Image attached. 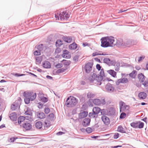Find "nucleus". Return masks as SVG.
I'll return each mask as SVG.
<instances>
[{
  "mask_svg": "<svg viewBox=\"0 0 148 148\" xmlns=\"http://www.w3.org/2000/svg\"><path fill=\"white\" fill-rule=\"evenodd\" d=\"M107 72L114 77H116V72L114 70L110 69L107 71Z\"/></svg>",
  "mask_w": 148,
  "mask_h": 148,
  "instance_id": "5701e85b",
  "label": "nucleus"
},
{
  "mask_svg": "<svg viewBox=\"0 0 148 148\" xmlns=\"http://www.w3.org/2000/svg\"><path fill=\"white\" fill-rule=\"evenodd\" d=\"M137 72L136 71L134 70L132 72L129 74V76L130 77L134 78V74Z\"/></svg>",
  "mask_w": 148,
  "mask_h": 148,
  "instance_id": "de8ad7c7",
  "label": "nucleus"
},
{
  "mask_svg": "<svg viewBox=\"0 0 148 148\" xmlns=\"http://www.w3.org/2000/svg\"><path fill=\"white\" fill-rule=\"evenodd\" d=\"M64 133H65L63 132L60 131L57 132L56 133V134L57 135H62V134H64Z\"/></svg>",
  "mask_w": 148,
  "mask_h": 148,
  "instance_id": "774afa93",
  "label": "nucleus"
},
{
  "mask_svg": "<svg viewBox=\"0 0 148 148\" xmlns=\"http://www.w3.org/2000/svg\"><path fill=\"white\" fill-rule=\"evenodd\" d=\"M61 51V49L59 48H57L55 50V53H60Z\"/></svg>",
  "mask_w": 148,
  "mask_h": 148,
  "instance_id": "052dcab7",
  "label": "nucleus"
},
{
  "mask_svg": "<svg viewBox=\"0 0 148 148\" xmlns=\"http://www.w3.org/2000/svg\"><path fill=\"white\" fill-rule=\"evenodd\" d=\"M100 70L101 71L99 73L100 75H99L103 77V76H104V73L103 71V69H102Z\"/></svg>",
  "mask_w": 148,
  "mask_h": 148,
  "instance_id": "6e6d98bb",
  "label": "nucleus"
},
{
  "mask_svg": "<svg viewBox=\"0 0 148 148\" xmlns=\"http://www.w3.org/2000/svg\"><path fill=\"white\" fill-rule=\"evenodd\" d=\"M17 138H18L16 137L11 138H10V140H11V142L13 143L14 142V141Z\"/></svg>",
  "mask_w": 148,
  "mask_h": 148,
  "instance_id": "bf43d9fd",
  "label": "nucleus"
},
{
  "mask_svg": "<svg viewBox=\"0 0 148 148\" xmlns=\"http://www.w3.org/2000/svg\"><path fill=\"white\" fill-rule=\"evenodd\" d=\"M117 62H116L115 60H111V62H110V66H115Z\"/></svg>",
  "mask_w": 148,
  "mask_h": 148,
  "instance_id": "603ef678",
  "label": "nucleus"
},
{
  "mask_svg": "<svg viewBox=\"0 0 148 148\" xmlns=\"http://www.w3.org/2000/svg\"><path fill=\"white\" fill-rule=\"evenodd\" d=\"M120 112L125 111L129 109V106L125 104L123 101H121L119 103Z\"/></svg>",
  "mask_w": 148,
  "mask_h": 148,
  "instance_id": "20e7f679",
  "label": "nucleus"
},
{
  "mask_svg": "<svg viewBox=\"0 0 148 148\" xmlns=\"http://www.w3.org/2000/svg\"><path fill=\"white\" fill-rule=\"evenodd\" d=\"M138 77L139 81H140V83H142L144 82L145 78L146 77L142 73L139 74L138 75Z\"/></svg>",
  "mask_w": 148,
  "mask_h": 148,
  "instance_id": "6ab92c4d",
  "label": "nucleus"
},
{
  "mask_svg": "<svg viewBox=\"0 0 148 148\" xmlns=\"http://www.w3.org/2000/svg\"><path fill=\"white\" fill-rule=\"evenodd\" d=\"M40 52V51L38 50H36L34 51V54L35 56H39L41 54Z\"/></svg>",
  "mask_w": 148,
  "mask_h": 148,
  "instance_id": "a18cd8bd",
  "label": "nucleus"
},
{
  "mask_svg": "<svg viewBox=\"0 0 148 148\" xmlns=\"http://www.w3.org/2000/svg\"><path fill=\"white\" fill-rule=\"evenodd\" d=\"M107 115L108 116H111L114 115L115 113V110L112 107L108 108H107Z\"/></svg>",
  "mask_w": 148,
  "mask_h": 148,
  "instance_id": "1a4fd4ad",
  "label": "nucleus"
},
{
  "mask_svg": "<svg viewBox=\"0 0 148 148\" xmlns=\"http://www.w3.org/2000/svg\"><path fill=\"white\" fill-rule=\"evenodd\" d=\"M96 67L97 69L98 70L100 71L101 70V67L100 66L99 64H97L96 66Z\"/></svg>",
  "mask_w": 148,
  "mask_h": 148,
  "instance_id": "e2e57ef3",
  "label": "nucleus"
},
{
  "mask_svg": "<svg viewBox=\"0 0 148 148\" xmlns=\"http://www.w3.org/2000/svg\"><path fill=\"white\" fill-rule=\"evenodd\" d=\"M93 103L97 105H104L106 104V101L104 99H94L93 101Z\"/></svg>",
  "mask_w": 148,
  "mask_h": 148,
  "instance_id": "423d86ee",
  "label": "nucleus"
},
{
  "mask_svg": "<svg viewBox=\"0 0 148 148\" xmlns=\"http://www.w3.org/2000/svg\"><path fill=\"white\" fill-rule=\"evenodd\" d=\"M25 114L26 115H28L30 116L32 115L33 113L32 110L29 108H27L26 111L25 112Z\"/></svg>",
  "mask_w": 148,
  "mask_h": 148,
  "instance_id": "c85d7f7f",
  "label": "nucleus"
},
{
  "mask_svg": "<svg viewBox=\"0 0 148 148\" xmlns=\"http://www.w3.org/2000/svg\"><path fill=\"white\" fill-rule=\"evenodd\" d=\"M77 47V45L75 42H74L70 44L69 46V48L71 50L75 49Z\"/></svg>",
  "mask_w": 148,
  "mask_h": 148,
  "instance_id": "bb28decb",
  "label": "nucleus"
},
{
  "mask_svg": "<svg viewBox=\"0 0 148 148\" xmlns=\"http://www.w3.org/2000/svg\"><path fill=\"white\" fill-rule=\"evenodd\" d=\"M27 116L25 117L24 116H19L18 119V124H21L22 122H23L24 120H25V119H28L27 118Z\"/></svg>",
  "mask_w": 148,
  "mask_h": 148,
  "instance_id": "a878e982",
  "label": "nucleus"
},
{
  "mask_svg": "<svg viewBox=\"0 0 148 148\" xmlns=\"http://www.w3.org/2000/svg\"><path fill=\"white\" fill-rule=\"evenodd\" d=\"M101 118L104 123L106 125H108L110 124V120L107 116H102Z\"/></svg>",
  "mask_w": 148,
  "mask_h": 148,
  "instance_id": "9d476101",
  "label": "nucleus"
},
{
  "mask_svg": "<svg viewBox=\"0 0 148 148\" xmlns=\"http://www.w3.org/2000/svg\"><path fill=\"white\" fill-rule=\"evenodd\" d=\"M14 76L17 77H19L20 76H23L25 75V74H20L18 73H16L14 74Z\"/></svg>",
  "mask_w": 148,
  "mask_h": 148,
  "instance_id": "3c124183",
  "label": "nucleus"
},
{
  "mask_svg": "<svg viewBox=\"0 0 148 148\" xmlns=\"http://www.w3.org/2000/svg\"><path fill=\"white\" fill-rule=\"evenodd\" d=\"M111 60L108 58H104L103 60V62L108 65L110 66V62H111Z\"/></svg>",
  "mask_w": 148,
  "mask_h": 148,
  "instance_id": "c756f323",
  "label": "nucleus"
},
{
  "mask_svg": "<svg viewBox=\"0 0 148 148\" xmlns=\"http://www.w3.org/2000/svg\"><path fill=\"white\" fill-rule=\"evenodd\" d=\"M62 39L65 42L68 43H70L72 40V37L71 36H63L62 37Z\"/></svg>",
  "mask_w": 148,
  "mask_h": 148,
  "instance_id": "a211bd4d",
  "label": "nucleus"
},
{
  "mask_svg": "<svg viewBox=\"0 0 148 148\" xmlns=\"http://www.w3.org/2000/svg\"><path fill=\"white\" fill-rule=\"evenodd\" d=\"M93 64V61L88 62L85 64L84 69L85 72L87 73H89L91 71Z\"/></svg>",
  "mask_w": 148,
  "mask_h": 148,
  "instance_id": "7ed1b4c3",
  "label": "nucleus"
},
{
  "mask_svg": "<svg viewBox=\"0 0 148 148\" xmlns=\"http://www.w3.org/2000/svg\"><path fill=\"white\" fill-rule=\"evenodd\" d=\"M9 117L10 119L13 121H16L17 119V114L15 112H13L10 114Z\"/></svg>",
  "mask_w": 148,
  "mask_h": 148,
  "instance_id": "4468645a",
  "label": "nucleus"
},
{
  "mask_svg": "<svg viewBox=\"0 0 148 148\" xmlns=\"http://www.w3.org/2000/svg\"><path fill=\"white\" fill-rule=\"evenodd\" d=\"M55 17L56 18V19H57L58 20H59L60 19V16H59L58 15V14L57 13V14H55Z\"/></svg>",
  "mask_w": 148,
  "mask_h": 148,
  "instance_id": "338daca9",
  "label": "nucleus"
},
{
  "mask_svg": "<svg viewBox=\"0 0 148 148\" xmlns=\"http://www.w3.org/2000/svg\"><path fill=\"white\" fill-rule=\"evenodd\" d=\"M90 121V120L89 118H86L83 120L82 124L84 127L88 126L89 125Z\"/></svg>",
  "mask_w": 148,
  "mask_h": 148,
  "instance_id": "9b49d317",
  "label": "nucleus"
},
{
  "mask_svg": "<svg viewBox=\"0 0 148 148\" xmlns=\"http://www.w3.org/2000/svg\"><path fill=\"white\" fill-rule=\"evenodd\" d=\"M41 100L42 102H43L44 103H46L48 101L47 98L44 97H42L41 98Z\"/></svg>",
  "mask_w": 148,
  "mask_h": 148,
  "instance_id": "09e8293b",
  "label": "nucleus"
},
{
  "mask_svg": "<svg viewBox=\"0 0 148 148\" xmlns=\"http://www.w3.org/2000/svg\"><path fill=\"white\" fill-rule=\"evenodd\" d=\"M86 131L88 133L90 134L92 132V130L91 128L88 127L86 129Z\"/></svg>",
  "mask_w": 148,
  "mask_h": 148,
  "instance_id": "49530a36",
  "label": "nucleus"
},
{
  "mask_svg": "<svg viewBox=\"0 0 148 148\" xmlns=\"http://www.w3.org/2000/svg\"><path fill=\"white\" fill-rule=\"evenodd\" d=\"M66 70V69L64 68L60 69L56 71V73H60L64 72Z\"/></svg>",
  "mask_w": 148,
  "mask_h": 148,
  "instance_id": "a19ab883",
  "label": "nucleus"
},
{
  "mask_svg": "<svg viewBox=\"0 0 148 148\" xmlns=\"http://www.w3.org/2000/svg\"><path fill=\"white\" fill-rule=\"evenodd\" d=\"M95 96V94L91 92H89L87 94V97L88 98H93Z\"/></svg>",
  "mask_w": 148,
  "mask_h": 148,
  "instance_id": "4c0bfd02",
  "label": "nucleus"
},
{
  "mask_svg": "<svg viewBox=\"0 0 148 148\" xmlns=\"http://www.w3.org/2000/svg\"><path fill=\"white\" fill-rule=\"evenodd\" d=\"M45 112L46 114H48L50 111L48 107H45L44 109Z\"/></svg>",
  "mask_w": 148,
  "mask_h": 148,
  "instance_id": "864d4df0",
  "label": "nucleus"
},
{
  "mask_svg": "<svg viewBox=\"0 0 148 148\" xmlns=\"http://www.w3.org/2000/svg\"><path fill=\"white\" fill-rule=\"evenodd\" d=\"M88 112L86 111L80 113L79 114V117L80 119H82L87 116Z\"/></svg>",
  "mask_w": 148,
  "mask_h": 148,
  "instance_id": "412c9836",
  "label": "nucleus"
},
{
  "mask_svg": "<svg viewBox=\"0 0 148 148\" xmlns=\"http://www.w3.org/2000/svg\"><path fill=\"white\" fill-rule=\"evenodd\" d=\"M37 62L40 64L42 60V58L41 56L36 57V58Z\"/></svg>",
  "mask_w": 148,
  "mask_h": 148,
  "instance_id": "e433bc0d",
  "label": "nucleus"
},
{
  "mask_svg": "<svg viewBox=\"0 0 148 148\" xmlns=\"http://www.w3.org/2000/svg\"><path fill=\"white\" fill-rule=\"evenodd\" d=\"M63 41L60 40H58L56 42V45L57 47H60L63 45Z\"/></svg>",
  "mask_w": 148,
  "mask_h": 148,
  "instance_id": "2f4dec72",
  "label": "nucleus"
},
{
  "mask_svg": "<svg viewBox=\"0 0 148 148\" xmlns=\"http://www.w3.org/2000/svg\"><path fill=\"white\" fill-rule=\"evenodd\" d=\"M35 126L38 129H40L42 127V123L41 121H38L35 123Z\"/></svg>",
  "mask_w": 148,
  "mask_h": 148,
  "instance_id": "cd10ccee",
  "label": "nucleus"
},
{
  "mask_svg": "<svg viewBox=\"0 0 148 148\" xmlns=\"http://www.w3.org/2000/svg\"><path fill=\"white\" fill-rule=\"evenodd\" d=\"M118 130L120 132L122 133H125L126 132L124 129L121 126H118Z\"/></svg>",
  "mask_w": 148,
  "mask_h": 148,
  "instance_id": "473e14b6",
  "label": "nucleus"
},
{
  "mask_svg": "<svg viewBox=\"0 0 148 148\" xmlns=\"http://www.w3.org/2000/svg\"><path fill=\"white\" fill-rule=\"evenodd\" d=\"M33 92H25L23 93V95L25 97L30 98L31 97L34 95Z\"/></svg>",
  "mask_w": 148,
  "mask_h": 148,
  "instance_id": "aec40b11",
  "label": "nucleus"
},
{
  "mask_svg": "<svg viewBox=\"0 0 148 148\" xmlns=\"http://www.w3.org/2000/svg\"><path fill=\"white\" fill-rule=\"evenodd\" d=\"M61 62H62L65 66H68L69 65L70 63V61H68L66 60H63L61 61Z\"/></svg>",
  "mask_w": 148,
  "mask_h": 148,
  "instance_id": "7c9ffc66",
  "label": "nucleus"
},
{
  "mask_svg": "<svg viewBox=\"0 0 148 148\" xmlns=\"http://www.w3.org/2000/svg\"><path fill=\"white\" fill-rule=\"evenodd\" d=\"M23 127L26 130H29L31 129L32 126L30 123L25 122L23 125Z\"/></svg>",
  "mask_w": 148,
  "mask_h": 148,
  "instance_id": "ddd939ff",
  "label": "nucleus"
},
{
  "mask_svg": "<svg viewBox=\"0 0 148 148\" xmlns=\"http://www.w3.org/2000/svg\"><path fill=\"white\" fill-rule=\"evenodd\" d=\"M130 125L132 127L136 128H138V121L136 122H133L130 123Z\"/></svg>",
  "mask_w": 148,
  "mask_h": 148,
  "instance_id": "72a5a7b5",
  "label": "nucleus"
},
{
  "mask_svg": "<svg viewBox=\"0 0 148 148\" xmlns=\"http://www.w3.org/2000/svg\"><path fill=\"white\" fill-rule=\"evenodd\" d=\"M36 115L37 118L40 119H43L45 118V114L42 112H38L36 113Z\"/></svg>",
  "mask_w": 148,
  "mask_h": 148,
  "instance_id": "2eb2a0df",
  "label": "nucleus"
},
{
  "mask_svg": "<svg viewBox=\"0 0 148 148\" xmlns=\"http://www.w3.org/2000/svg\"><path fill=\"white\" fill-rule=\"evenodd\" d=\"M146 93L144 92H141L138 94V97L140 99H144L146 98Z\"/></svg>",
  "mask_w": 148,
  "mask_h": 148,
  "instance_id": "b1692460",
  "label": "nucleus"
},
{
  "mask_svg": "<svg viewBox=\"0 0 148 148\" xmlns=\"http://www.w3.org/2000/svg\"><path fill=\"white\" fill-rule=\"evenodd\" d=\"M107 108L106 109H101L100 112H101V114L103 115V116L107 115Z\"/></svg>",
  "mask_w": 148,
  "mask_h": 148,
  "instance_id": "c9c22d12",
  "label": "nucleus"
},
{
  "mask_svg": "<svg viewBox=\"0 0 148 148\" xmlns=\"http://www.w3.org/2000/svg\"><path fill=\"white\" fill-rule=\"evenodd\" d=\"M97 76V75L95 73H93L92 76L89 78V80L91 83L94 82V81H96V78Z\"/></svg>",
  "mask_w": 148,
  "mask_h": 148,
  "instance_id": "4be33fe9",
  "label": "nucleus"
},
{
  "mask_svg": "<svg viewBox=\"0 0 148 148\" xmlns=\"http://www.w3.org/2000/svg\"><path fill=\"white\" fill-rule=\"evenodd\" d=\"M122 112L119 117L120 119H123L126 116V114L125 113L123 112Z\"/></svg>",
  "mask_w": 148,
  "mask_h": 148,
  "instance_id": "c03bdc74",
  "label": "nucleus"
},
{
  "mask_svg": "<svg viewBox=\"0 0 148 148\" xmlns=\"http://www.w3.org/2000/svg\"><path fill=\"white\" fill-rule=\"evenodd\" d=\"M138 127L139 129H141L144 126V123L142 122H141L140 121H138Z\"/></svg>",
  "mask_w": 148,
  "mask_h": 148,
  "instance_id": "f704fd0d",
  "label": "nucleus"
},
{
  "mask_svg": "<svg viewBox=\"0 0 148 148\" xmlns=\"http://www.w3.org/2000/svg\"><path fill=\"white\" fill-rule=\"evenodd\" d=\"M36 97V93H34L31 97H25L24 99L25 102L26 104H28L29 103L30 101H33L35 99Z\"/></svg>",
  "mask_w": 148,
  "mask_h": 148,
  "instance_id": "6e6552de",
  "label": "nucleus"
},
{
  "mask_svg": "<svg viewBox=\"0 0 148 148\" xmlns=\"http://www.w3.org/2000/svg\"><path fill=\"white\" fill-rule=\"evenodd\" d=\"M11 109L12 111L15 110L17 109L13 104L11 105Z\"/></svg>",
  "mask_w": 148,
  "mask_h": 148,
  "instance_id": "680f3d73",
  "label": "nucleus"
},
{
  "mask_svg": "<svg viewBox=\"0 0 148 148\" xmlns=\"http://www.w3.org/2000/svg\"><path fill=\"white\" fill-rule=\"evenodd\" d=\"M63 51V55H67L69 53V51L66 49L64 50Z\"/></svg>",
  "mask_w": 148,
  "mask_h": 148,
  "instance_id": "69168bd1",
  "label": "nucleus"
},
{
  "mask_svg": "<svg viewBox=\"0 0 148 148\" xmlns=\"http://www.w3.org/2000/svg\"><path fill=\"white\" fill-rule=\"evenodd\" d=\"M48 116L49 117V119L50 121H52L54 120V115L53 113L49 114L48 115Z\"/></svg>",
  "mask_w": 148,
  "mask_h": 148,
  "instance_id": "79ce46f5",
  "label": "nucleus"
},
{
  "mask_svg": "<svg viewBox=\"0 0 148 148\" xmlns=\"http://www.w3.org/2000/svg\"><path fill=\"white\" fill-rule=\"evenodd\" d=\"M101 109L100 108L98 107H95L93 108L92 112H93L94 114L97 115L100 112Z\"/></svg>",
  "mask_w": 148,
  "mask_h": 148,
  "instance_id": "393cba45",
  "label": "nucleus"
},
{
  "mask_svg": "<svg viewBox=\"0 0 148 148\" xmlns=\"http://www.w3.org/2000/svg\"><path fill=\"white\" fill-rule=\"evenodd\" d=\"M42 65L43 67L46 69H49L51 67L50 63L49 61H45L42 63Z\"/></svg>",
  "mask_w": 148,
  "mask_h": 148,
  "instance_id": "dca6fc26",
  "label": "nucleus"
},
{
  "mask_svg": "<svg viewBox=\"0 0 148 148\" xmlns=\"http://www.w3.org/2000/svg\"><path fill=\"white\" fill-rule=\"evenodd\" d=\"M142 84L145 87H148V80H145L143 83H142Z\"/></svg>",
  "mask_w": 148,
  "mask_h": 148,
  "instance_id": "4d7b16f0",
  "label": "nucleus"
},
{
  "mask_svg": "<svg viewBox=\"0 0 148 148\" xmlns=\"http://www.w3.org/2000/svg\"><path fill=\"white\" fill-rule=\"evenodd\" d=\"M79 56L76 55L73 58V60L75 62H76L78 61V60L79 58Z\"/></svg>",
  "mask_w": 148,
  "mask_h": 148,
  "instance_id": "5fc2aeb1",
  "label": "nucleus"
},
{
  "mask_svg": "<svg viewBox=\"0 0 148 148\" xmlns=\"http://www.w3.org/2000/svg\"><path fill=\"white\" fill-rule=\"evenodd\" d=\"M106 91L109 92H112L114 90V88L112 85L109 83H108L106 85Z\"/></svg>",
  "mask_w": 148,
  "mask_h": 148,
  "instance_id": "0eeeda50",
  "label": "nucleus"
},
{
  "mask_svg": "<svg viewBox=\"0 0 148 148\" xmlns=\"http://www.w3.org/2000/svg\"><path fill=\"white\" fill-rule=\"evenodd\" d=\"M128 81V80L127 78L123 77L122 79H118L116 82V84L117 85H118L120 83L125 84L127 83Z\"/></svg>",
  "mask_w": 148,
  "mask_h": 148,
  "instance_id": "f8f14e48",
  "label": "nucleus"
},
{
  "mask_svg": "<svg viewBox=\"0 0 148 148\" xmlns=\"http://www.w3.org/2000/svg\"><path fill=\"white\" fill-rule=\"evenodd\" d=\"M78 102V100L75 97L71 96L67 98L65 105L67 107H72L76 106Z\"/></svg>",
  "mask_w": 148,
  "mask_h": 148,
  "instance_id": "f03ea898",
  "label": "nucleus"
},
{
  "mask_svg": "<svg viewBox=\"0 0 148 148\" xmlns=\"http://www.w3.org/2000/svg\"><path fill=\"white\" fill-rule=\"evenodd\" d=\"M38 50L41 51L43 49L44 47L43 44H40L37 46V47Z\"/></svg>",
  "mask_w": 148,
  "mask_h": 148,
  "instance_id": "58836bf2",
  "label": "nucleus"
},
{
  "mask_svg": "<svg viewBox=\"0 0 148 148\" xmlns=\"http://www.w3.org/2000/svg\"><path fill=\"white\" fill-rule=\"evenodd\" d=\"M13 104L15 106L16 109H17L18 108H20V104L19 102L18 101H16Z\"/></svg>",
  "mask_w": 148,
  "mask_h": 148,
  "instance_id": "ea45409f",
  "label": "nucleus"
},
{
  "mask_svg": "<svg viewBox=\"0 0 148 148\" xmlns=\"http://www.w3.org/2000/svg\"><path fill=\"white\" fill-rule=\"evenodd\" d=\"M47 121H45L44 123L43 124L44 127L45 128H47L50 126V125L49 123H47Z\"/></svg>",
  "mask_w": 148,
  "mask_h": 148,
  "instance_id": "37998d69",
  "label": "nucleus"
},
{
  "mask_svg": "<svg viewBox=\"0 0 148 148\" xmlns=\"http://www.w3.org/2000/svg\"><path fill=\"white\" fill-rule=\"evenodd\" d=\"M145 56H140L139 57L138 60V62H140L141 61L143 60L145 58Z\"/></svg>",
  "mask_w": 148,
  "mask_h": 148,
  "instance_id": "13d9d810",
  "label": "nucleus"
},
{
  "mask_svg": "<svg viewBox=\"0 0 148 148\" xmlns=\"http://www.w3.org/2000/svg\"><path fill=\"white\" fill-rule=\"evenodd\" d=\"M101 46L103 47H112L114 41V38L112 36H107L102 38Z\"/></svg>",
  "mask_w": 148,
  "mask_h": 148,
  "instance_id": "f257e3e1",
  "label": "nucleus"
},
{
  "mask_svg": "<svg viewBox=\"0 0 148 148\" xmlns=\"http://www.w3.org/2000/svg\"><path fill=\"white\" fill-rule=\"evenodd\" d=\"M119 134L118 133H115L114 136V138L115 139H116L119 137Z\"/></svg>",
  "mask_w": 148,
  "mask_h": 148,
  "instance_id": "0e129e2a",
  "label": "nucleus"
},
{
  "mask_svg": "<svg viewBox=\"0 0 148 148\" xmlns=\"http://www.w3.org/2000/svg\"><path fill=\"white\" fill-rule=\"evenodd\" d=\"M60 18V20L68 19L70 15L66 11H64L61 12L59 14Z\"/></svg>",
  "mask_w": 148,
  "mask_h": 148,
  "instance_id": "39448f33",
  "label": "nucleus"
},
{
  "mask_svg": "<svg viewBox=\"0 0 148 148\" xmlns=\"http://www.w3.org/2000/svg\"><path fill=\"white\" fill-rule=\"evenodd\" d=\"M96 81L98 82L97 85H100L101 84V81H102L103 79V77L99 75H98L96 78Z\"/></svg>",
  "mask_w": 148,
  "mask_h": 148,
  "instance_id": "f3484780",
  "label": "nucleus"
},
{
  "mask_svg": "<svg viewBox=\"0 0 148 148\" xmlns=\"http://www.w3.org/2000/svg\"><path fill=\"white\" fill-rule=\"evenodd\" d=\"M63 66V64L62 63H59L57 64L55 66L56 68H60L62 67Z\"/></svg>",
  "mask_w": 148,
  "mask_h": 148,
  "instance_id": "8fccbe9b",
  "label": "nucleus"
}]
</instances>
